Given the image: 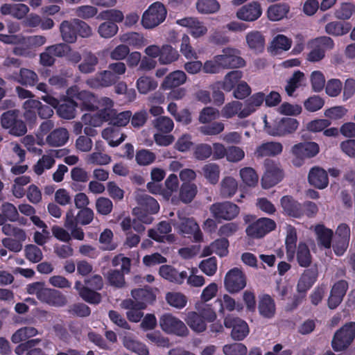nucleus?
Wrapping results in <instances>:
<instances>
[{
	"mask_svg": "<svg viewBox=\"0 0 355 355\" xmlns=\"http://www.w3.org/2000/svg\"><path fill=\"white\" fill-rule=\"evenodd\" d=\"M196 311L187 313L184 320L191 330L196 333L204 332L208 322H214L217 314L211 304L198 302L195 305Z\"/></svg>",
	"mask_w": 355,
	"mask_h": 355,
	"instance_id": "nucleus-1",
	"label": "nucleus"
},
{
	"mask_svg": "<svg viewBox=\"0 0 355 355\" xmlns=\"http://www.w3.org/2000/svg\"><path fill=\"white\" fill-rule=\"evenodd\" d=\"M166 15L167 11L164 4L157 1L152 3L143 13L141 23L144 28L152 29L162 24Z\"/></svg>",
	"mask_w": 355,
	"mask_h": 355,
	"instance_id": "nucleus-2",
	"label": "nucleus"
},
{
	"mask_svg": "<svg viewBox=\"0 0 355 355\" xmlns=\"http://www.w3.org/2000/svg\"><path fill=\"white\" fill-rule=\"evenodd\" d=\"M136 200L139 207L133 209V214L136 215L138 219L142 223L146 224L150 223L152 222V218L143 216L141 211L144 209L148 214L157 213L159 209V205L157 201L143 192L137 193Z\"/></svg>",
	"mask_w": 355,
	"mask_h": 355,
	"instance_id": "nucleus-3",
	"label": "nucleus"
},
{
	"mask_svg": "<svg viewBox=\"0 0 355 355\" xmlns=\"http://www.w3.org/2000/svg\"><path fill=\"white\" fill-rule=\"evenodd\" d=\"M355 338V323L345 324L334 334L331 341L332 348L335 352H341L347 349Z\"/></svg>",
	"mask_w": 355,
	"mask_h": 355,
	"instance_id": "nucleus-4",
	"label": "nucleus"
},
{
	"mask_svg": "<svg viewBox=\"0 0 355 355\" xmlns=\"http://www.w3.org/2000/svg\"><path fill=\"white\" fill-rule=\"evenodd\" d=\"M319 151V146L315 142L307 141L297 144L291 148L293 156V164L296 166H300L303 164L305 159L315 157Z\"/></svg>",
	"mask_w": 355,
	"mask_h": 355,
	"instance_id": "nucleus-5",
	"label": "nucleus"
},
{
	"mask_svg": "<svg viewBox=\"0 0 355 355\" xmlns=\"http://www.w3.org/2000/svg\"><path fill=\"white\" fill-rule=\"evenodd\" d=\"M247 285V277L244 271L238 267L227 271L224 278V287L232 294L238 293Z\"/></svg>",
	"mask_w": 355,
	"mask_h": 355,
	"instance_id": "nucleus-6",
	"label": "nucleus"
},
{
	"mask_svg": "<svg viewBox=\"0 0 355 355\" xmlns=\"http://www.w3.org/2000/svg\"><path fill=\"white\" fill-rule=\"evenodd\" d=\"M159 327L166 334L185 336L189 334L186 324L171 313H166L159 317Z\"/></svg>",
	"mask_w": 355,
	"mask_h": 355,
	"instance_id": "nucleus-7",
	"label": "nucleus"
},
{
	"mask_svg": "<svg viewBox=\"0 0 355 355\" xmlns=\"http://www.w3.org/2000/svg\"><path fill=\"white\" fill-rule=\"evenodd\" d=\"M284 172L280 165L271 160H267L264 164V173L261 177V182L263 189H269L284 178Z\"/></svg>",
	"mask_w": 355,
	"mask_h": 355,
	"instance_id": "nucleus-8",
	"label": "nucleus"
},
{
	"mask_svg": "<svg viewBox=\"0 0 355 355\" xmlns=\"http://www.w3.org/2000/svg\"><path fill=\"white\" fill-rule=\"evenodd\" d=\"M263 121L266 132L272 136H284L292 133L297 129L299 125V122L292 118H283L275 121L272 125H268L265 116Z\"/></svg>",
	"mask_w": 355,
	"mask_h": 355,
	"instance_id": "nucleus-9",
	"label": "nucleus"
},
{
	"mask_svg": "<svg viewBox=\"0 0 355 355\" xmlns=\"http://www.w3.org/2000/svg\"><path fill=\"white\" fill-rule=\"evenodd\" d=\"M216 55L223 69L242 68L246 64L245 60L241 57V51L234 47H225L220 54Z\"/></svg>",
	"mask_w": 355,
	"mask_h": 355,
	"instance_id": "nucleus-10",
	"label": "nucleus"
},
{
	"mask_svg": "<svg viewBox=\"0 0 355 355\" xmlns=\"http://www.w3.org/2000/svg\"><path fill=\"white\" fill-rule=\"evenodd\" d=\"M174 228L181 234L193 235L196 241H200L202 239V234L198 223L192 218L184 216L178 213V220L173 222Z\"/></svg>",
	"mask_w": 355,
	"mask_h": 355,
	"instance_id": "nucleus-11",
	"label": "nucleus"
},
{
	"mask_svg": "<svg viewBox=\"0 0 355 355\" xmlns=\"http://www.w3.org/2000/svg\"><path fill=\"white\" fill-rule=\"evenodd\" d=\"M309 45L311 51L307 59L310 62H315L324 58L326 50L333 49L334 42L331 37L323 36L311 40Z\"/></svg>",
	"mask_w": 355,
	"mask_h": 355,
	"instance_id": "nucleus-12",
	"label": "nucleus"
},
{
	"mask_svg": "<svg viewBox=\"0 0 355 355\" xmlns=\"http://www.w3.org/2000/svg\"><path fill=\"white\" fill-rule=\"evenodd\" d=\"M19 112L8 111L1 116V123L3 128L9 130V133L15 136L24 135L27 132L25 123L18 119Z\"/></svg>",
	"mask_w": 355,
	"mask_h": 355,
	"instance_id": "nucleus-13",
	"label": "nucleus"
},
{
	"mask_svg": "<svg viewBox=\"0 0 355 355\" xmlns=\"http://www.w3.org/2000/svg\"><path fill=\"white\" fill-rule=\"evenodd\" d=\"M42 99L51 106L56 108L57 113L61 118L65 119L75 118L77 104L73 100L65 99L60 104L58 99L50 95H45L42 97Z\"/></svg>",
	"mask_w": 355,
	"mask_h": 355,
	"instance_id": "nucleus-14",
	"label": "nucleus"
},
{
	"mask_svg": "<svg viewBox=\"0 0 355 355\" xmlns=\"http://www.w3.org/2000/svg\"><path fill=\"white\" fill-rule=\"evenodd\" d=\"M209 210L216 219L225 220H231L235 218L240 211L239 207L231 202L213 204Z\"/></svg>",
	"mask_w": 355,
	"mask_h": 355,
	"instance_id": "nucleus-15",
	"label": "nucleus"
},
{
	"mask_svg": "<svg viewBox=\"0 0 355 355\" xmlns=\"http://www.w3.org/2000/svg\"><path fill=\"white\" fill-rule=\"evenodd\" d=\"M176 24L188 30L189 33L195 39L204 37L208 32L205 23L198 18L187 17L176 20Z\"/></svg>",
	"mask_w": 355,
	"mask_h": 355,
	"instance_id": "nucleus-16",
	"label": "nucleus"
},
{
	"mask_svg": "<svg viewBox=\"0 0 355 355\" xmlns=\"http://www.w3.org/2000/svg\"><path fill=\"white\" fill-rule=\"evenodd\" d=\"M276 227L274 220L268 218H261L246 228V234L252 238H261L273 230Z\"/></svg>",
	"mask_w": 355,
	"mask_h": 355,
	"instance_id": "nucleus-17",
	"label": "nucleus"
},
{
	"mask_svg": "<svg viewBox=\"0 0 355 355\" xmlns=\"http://www.w3.org/2000/svg\"><path fill=\"white\" fill-rule=\"evenodd\" d=\"M67 95L70 97H76L80 101V105L83 110H95L97 107V98L90 92H78L77 87H71L67 90Z\"/></svg>",
	"mask_w": 355,
	"mask_h": 355,
	"instance_id": "nucleus-18",
	"label": "nucleus"
},
{
	"mask_svg": "<svg viewBox=\"0 0 355 355\" xmlns=\"http://www.w3.org/2000/svg\"><path fill=\"white\" fill-rule=\"evenodd\" d=\"M224 324L227 328H232L231 336L234 340H242L249 334L248 324L240 318L227 316Z\"/></svg>",
	"mask_w": 355,
	"mask_h": 355,
	"instance_id": "nucleus-19",
	"label": "nucleus"
},
{
	"mask_svg": "<svg viewBox=\"0 0 355 355\" xmlns=\"http://www.w3.org/2000/svg\"><path fill=\"white\" fill-rule=\"evenodd\" d=\"M118 80L119 78L110 71L104 70L88 78L86 83L91 88L99 89L110 87L115 84Z\"/></svg>",
	"mask_w": 355,
	"mask_h": 355,
	"instance_id": "nucleus-20",
	"label": "nucleus"
},
{
	"mask_svg": "<svg viewBox=\"0 0 355 355\" xmlns=\"http://www.w3.org/2000/svg\"><path fill=\"white\" fill-rule=\"evenodd\" d=\"M262 15V8L258 1H252L241 7L236 12V17L243 21L252 22Z\"/></svg>",
	"mask_w": 355,
	"mask_h": 355,
	"instance_id": "nucleus-21",
	"label": "nucleus"
},
{
	"mask_svg": "<svg viewBox=\"0 0 355 355\" xmlns=\"http://www.w3.org/2000/svg\"><path fill=\"white\" fill-rule=\"evenodd\" d=\"M171 232V227L168 223L162 221L160 222L157 227L155 229L148 230V236L152 239L162 243H173L175 240V237Z\"/></svg>",
	"mask_w": 355,
	"mask_h": 355,
	"instance_id": "nucleus-22",
	"label": "nucleus"
},
{
	"mask_svg": "<svg viewBox=\"0 0 355 355\" xmlns=\"http://www.w3.org/2000/svg\"><path fill=\"white\" fill-rule=\"evenodd\" d=\"M198 193L197 186L191 182L182 183L179 191V196H174L171 198V202L174 205L178 204L180 201L187 204L191 202Z\"/></svg>",
	"mask_w": 355,
	"mask_h": 355,
	"instance_id": "nucleus-23",
	"label": "nucleus"
},
{
	"mask_svg": "<svg viewBox=\"0 0 355 355\" xmlns=\"http://www.w3.org/2000/svg\"><path fill=\"white\" fill-rule=\"evenodd\" d=\"M308 181L314 187L318 189H324L329 184L327 173L323 168L315 166L309 171Z\"/></svg>",
	"mask_w": 355,
	"mask_h": 355,
	"instance_id": "nucleus-24",
	"label": "nucleus"
},
{
	"mask_svg": "<svg viewBox=\"0 0 355 355\" xmlns=\"http://www.w3.org/2000/svg\"><path fill=\"white\" fill-rule=\"evenodd\" d=\"M347 288L348 284L344 280L338 281L333 286L328 300V306L331 309L336 308L340 304Z\"/></svg>",
	"mask_w": 355,
	"mask_h": 355,
	"instance_id": "nucleus-25",
	"label": "nucleus"
},
{
	"mask_svg": "<svg viewBox=\"0 0 355 355\" xmlns=\"http://www.w3.org/2000/svg\"><path fill=\"white\" fill-rule=\"evenodd\" d=\"M159 275L170 282L181 285L187 278V272H179L173 267L168 265H163L159 270Z\"/></svg>",
	"mask_w": 355,
	"mask_h": 355,
	"instance_id": "nucleus-26",
	"label": "nucleus"
},
{
	"mask_svg": "<svg viewBox=\"0 0 355 355\" xmlns=\"http://www.w3.org/2000/svg\"><path fill=\"white\" fill-rule=\"evenodd\" d=\"M131 295L139 309H146L148 304L155 300V295L151 289L147 288L132 290Z\"/></svg>",
	"mask_w": 355,
	"mask_h": 355,
	"instance_id": "nucleus-27",
	"label": "nucleus"
},
{
	"mask_svg": "<svg viewBox=\"0 0 355 355\" xmlns=\"http://www.w3.org/2000/svg\"><path fill=\"white\" fill-rule=\"evenodd\" d=\"M187 74L181 70H176L168 73L161 84L164 89L176 88L187 82Z\"/></svg>",
	"mask_w": 355,
	"mask_h": 355,
	"instance_id": "nucleus-28",
	"label": "nucleus"
},
{
	"mask_svg": "<svg viewBox=\"0 0 355 355\" xmlns=\"http://www.w3.org/2000/svg\"><path fill=\"white\" fill-rule=\"evenodd\" d=\"M248 47L255 53H261L265 47V37L261 32L251 31L245 35Z\"/></svg>",
	"mask_w": 355,
	"mask_h": 355,
	"instance_id": "nucleus-29",
	"label": "nucleus"
},
{
	"mask_svg": "<svg viewBox=\"0 0 355 355\" xmlns=\"http://www.w3.org/2000/svg\"><path fill=\"white\" fill-rule=\"evenodd\" d=\"M280 204L284 212L287 215L295 218H299L303 215L302 205L291 196H283L280 200Z\"/></svg>",
	"mask_w": 355,
	"mask_h": 355,
	"instance_id": "nucleus-30",
	"label": "nucleus"
},
{
	"mask_svg": "<svg viewBox=\"0 0 355 355\" xmlns=\"http://www.w3.org/2000/svg\"><path fill=\"white\" fill-rule=\"evenodd\" d=\"M244 112L243 103L239 101H232L226 103L220 110V115L225 119H232L237 116L239 119L246 118L243 115Z\"/></svg>",
	"mask_w": 355,
	"mask_h": 355,
	"instance_id": "nucleus-31",
	"label": "nucleus"
},
{
	"mask_svg": "<svg viewBox=\"0 0 355 355\" xmlns=\"http://www.w3.org/2000/svg\"><path fill=\"white\" fill-rule=\"evenodd\" d=\"M46 42V39L43 35H34L28 37H24L22 45L26 48L19 46L15 47L13 52L17 55H26L28 54V49L33 47H39L44 45Z\"/></svg>",
	"mask_w": 355,
	"mask_h": 355,
	"instance_id": "nucleus-32",
	"label": "nucleus"
},
{
	"mask_svg": "<svg viewBox=\"0 0 355 355\" xmlns=\"http://www.w3.org/2000/svg\"><path fill=\"white\" fill-rule=\"evenodd\" d=\"M69 136V132L66 128H59L49 134L46 142L50 146L60 147L67 144Z\"/></svg>",
	"mask_w": 355,
	"mask_h": 355,
	"instance_id": "nucleus-33",
	"label": "nucleus"
},
{
	"mask_svg": "<svg viewBox=\"0 0 355 355\" xmlns=\"http://www.w3.org/2000/svg\"><path fill=\"white\" fill-rule=\"evenodd\" d=\"M242 78L243 72L241 71H231L226 73L223 79L216 83V85L224 91L229 92L236 86Z\"/></svg>",
	"mask_w": 355,
	"mask_h": 355,
	"instance_id": "nucleus-34",
	"label": "nucleus"
},
{
	"mask_svg": "<svg viewBox=\"0 0 355 355\" xmlns=\"http://www.w3.org/2000/svg\"><path fill=\"white\" fill-rule=\"evenodd\" d=\"M318 244L320 247L329 249L331 245L334 232L323 225H317L314 227Z\"/></svg>",
	"mask_w": 355,
	"mask_h": 355,
	"instance_id": "nucleus-35",
	"label": "nucleus"
},
{
	"mask_svg": "<svg viewBox=\"0 0 355 355\" xmlns=\"http://www.w3.org/2000/svg\"><path fill=\"white\" fill-rule=\"evenodd\" d=\"M265 94L263 92H257L252 95L243 103V115L246 117L254 113L263 103Z\"/></svg>",
	"mask_w": 355,
	"mask_h": 355,
	"instance_id": "nucleus-36",
	"label": "nucleus"
},
{
	"mask_svg": "<svg viewBox=\"0 0 355 355\" xmlns=\"http://www.w3.org/2000/svg\"><path fill=\"white\" fill-rule=\"evenodd\" d=\"M282 145L279 142H268L258 146L254 151L257 157L275 156L282 153Z\"/></svg>",
	"mask_w": 355,
	"mask_h": 355,
	"instance_id": "nucleus-37",
	"label": "nucleus"
},
{
	"mask_svg": "<svg viewBox=\"0 0 355 355\" xmlns=\"http://www.w3.org/2000/svg\"><path fill=\"white\" fill-rule=\"evenodd\" d=\"M228 247L229 241L226 238L218 239L204 250V254L215 253L221 257H226L229 252Z\"/></svg>",
	"mask_w": 355,
	"mask_h": 355,
	"instance_id": "nucleus-38",
	"label": "nucleus"
},
{
	"mask_svg": "<svg viewBox=\"0 0 355 355\" xmlns=\"http://www.w3.org/2000/svg\"><path fill=\"white\" fill-rule=\"evenodd\" d=\"M179 58L180 54L178 50L171 45L164 44L161 46L160 55L158 59L160 64H171L178 60Z\"/></svg>",
	"mask_w": 355,
	"mask_h": 355,
	"instance_id": "nucleus-39",
	"label": "nucleus"
},
{
	"mask_svg": "<svg viewBox=\"0 0 355 355\" xmlns=\"http://www.w3.org/2000/svg\"><path fill=\"white\" fill-rule=\"evenodd\" d=\"M123 346L139 355H148V347L143 343L134 339L132 335L125 334L123 337Z\"/></svg>",
	"mask_w": 355,
	"mask_h": 355,
	"instance_id": "nucleus-40",
	"label": "nucleus"
},
{
	"mask_svg": "<svg viewBox=\"0 0 355 355\" xmlns=\"http://www.w3.org/2000/svg\"><path fill=\"white\" fill-rule=\"evenodd\" d=\"M98 110V112L105 119L106 121L110 119L112 116L115 113L116 110L114 108V102L109 97H102L98 100L96 103Z\"/></svg>",
	"mask_w": 355,
	"mask_h": 355,
	"instance_id": "nucleus-41",
	"label": "nucleus"
},
{
	"mask_svg": "<svg viewBox=\"0 0 355 355\" xmlns=\"http://www.w3.org/2000/svg\"><path fill=\"white\" fill-rule=\"evenodd\" d=\"M74 288L78 292L79 295L90 304H98L101 300L99 293L84 286L80 281L76 282Z\"/></svg>",
	"mask_w": 355,
	"mask_h": 355,
	"instance_id": "nucleus-42",
	"label": "nucleus"
},
{
	"mask_svg": "<svg viewBox=\"0 0 355 355\" xmlns=\"http://www.w3.org/2000/svg\"><path fill=\"white\" fill-rule=\"evenodd\" d=\"M102 137L112 147L119 146L125 139V135L120 133L119 130L113 126L104 129L102 132Z\"/></svg>",
	"mask_w": 355,
	"mask_h": 355,
	"instance_id": "nucleus-43",
	"label": "nucleus"
},
{
	"mask_svg": "<svg viewBox=\"0 0 355 355\" xmlns=\"http://www.w3.org/2000/svg\"><path fill=\"white\" fill-rule=\"evenodd\" d=\"M201 174L209 183L216 184L220 178V166L216 163H207L202 167Z\"/></svg>",
	"mask_w": 355,
	"mask_h": 355,
	"instance_id": "nucleus-44",
	"label": "nucleus"
},
{
	"mask_svg": "<svg viewBox=\"0 0 355 355\" xmlns=\"http://www.w3.org/2000/svg\"><path fill=\"white\" fill-rule=\"evenodd\" d=\"M98 63L96 55L91 52L84 53L83 60L78 65V69L83 73H91L95 71Z\"/></svg>",
	"mask_w": 355,
	"mask_h": 355,
	"instance_id": "nucleus-45",
	"label": "nucleus"
},
{
	"mask_svg": "<svg viewBox=\"0 0 355 355\" xmlns=\"http://www.w3.org/2000/svg\"><path fill=\"white\" fill-rule=\"evenodd\" d=\"M351 29V25L348 22H342L338 21H331L325 26V32L334 36H342Z\"/></svg>",
	"mask_w": 355,
	"mask_h": 355,
	"instance_id": "nucleus-46",
	"label": "nucleus"
},
{
	"mask_svg": "<svg viewBox=\"0 0 355 355\" xmlns=\"http://www.w3.org/2000/svg\"><path fill=\"white\" fill-rule=\"evenodd\" d=\"M55 164L52 155L47 150L45 154L38 159L33 166L34 173L37 175H41L46 170L51 169Z\"/></svg>",
	"mask_w": 355,
	"mask_h": 355,
	"instance_id": "nucleus-47",
	"label": "nucleus"
},
{
	"mask_svg": "<svg viewBox=\"0 0 355 355\" xmlns=\"http://www.w3.org/2000/svg\"><path fill=\"white\" fill-rule=\"evenodd\" d=\"M157 86L158 83L153 78L146 75L140 76L136 82V87L141 94H147Z\"/></svg>",
	"mask_w": 355,
	"mask_h": 355,
	"instance_id": "nucleus-48",
	"label": "nucleus"
},
{
	"mask_svg": "<svg viewBox=\"0 0 355 355\" xmlns=\"http://www.w3.org/2000/svg\"><path fill=\"white\" fill-rule=\"evenodd\" d=\"M290 7L286 3H277L270 6L267 10V15L270 21H279L286 17Z\"/></svg>",
	"mask_w": 355,
	"mask_h": 355,
	"instance_id": "nucleus-49",
	"label": "nucleus"
},
{
	"mask_svg": "<svg viewBox=\"0 0 355 355\" xmlns=\"http://www.w3.org/2000/svg\"><path fill=\"white\" fill-rule=\"evenodd\" d=\"M60 29L62 37L66 42L73 43L76 40L77 28L74 25V19L71 21H62Z\"/></svg>",
	"mask_w": 355,
	"mask_h": 355,
	"instance_id": "nucleus-50",
	"label": "nucleus"
},
{
	"mask_svg": "<svg viewBox=\"0 0 355 355\" xmlns=\"http://www.w3.org/2000/svg\"><path fill=\"white\" fill-rule=\"evenodd\" d=\"M240 178L244 186L255 187L259 182V175L252 167H244L239 171Z\"/></svg>",
	"mask_w": 355,
	"mask_h": 355,
	"instance_id": "nucleus-51",
	"label": "nucleus"
},
{
	"mask_svg": "<svg viewBox=\"0 0 355 355\" xmlns=\"http://www.w3.org/2000/svg\"><path fill=\"white\" fill-rule=\"evenodd\" d=\"M297 241L295 229L288 225L286 227V248L287 258L289 261L294 259Z\"/></svg>",
	"mask_w": 355,
	"mask_h": 355,
	"instance_id": "nucleus-52",
	"label": "nucleus"
},
{
	"mask_svg": "<svg viewBox=\"0 0 355 355\" xmlns=\"http://www.w3.org/2000/svg\"><path fill=\"white\" fill-rule=\"evenodd\" d=\"M220 192L222 196L230 198L233 196L238 189V182L232 177H225L220 182Z\"/></svg>",
	"mask_w": 355,
	"mask_h": 355,
	"instance_id": "nucleus-53",
	"label": "nucleus"
},
{
	"mask_svg": "<svg viewBox=\"0 0 355 355\" xmlns=\"http://www.w3.org/2000/svg\"><path fill=\"white\" fill-rule=\"evenodd\" d=\"M259 311L264 318H270L275 315V304L270 296L266 295L261 298L259 304Z\"/></svg>",
	"mask_w": 355,
	"mask_h": 355,
	"instance_id": "nucleus-54",
	"label": "nucleus"
},
{
	"mask_svg": "<svg viewBox=\"0 0 355 355\" xmlns=\"http://www.w3.org/2000/svg\"><path fill=\"white\" fill-rule=\"evenodd\" d=\"M296 259L301 267H309L312 261V256L309 246L304 243L300 242L296 250Z\"/></svg>",
	"mask_w": 355,
	"mask_h": 355,
	"instance_id": "nucleus-55",
	"label": "nucleus"
},
{
	"mask_svg": "<svg viewBox=\"0 0 355 355\" xmlns=\"http://www.w3.org/2000/svg\"><path fill=\"white\" fill-rule=\"evenodd\" d=\"M165 299L171 306L177 309L184 308L188 302L187 297L180 292H168Z\"/></svg>",
	"mask_w": 355,
	"mask_h": 355,
	"instance_id": "nucleus-56",
	"label": "nucleus"
},
{
	"mask_svg": "<svg viewBox=\"0 0 355 355\" xmlns=\"http://www.w3.org/2000/svg\"><path fill=\"white\" fill-rule=\"evenodd\" d=\"M119 39L121 42L126 43L137 49L141 48L146 44V40L143 35L136 32L122 34L120 35Z\"/></svg>",
	"mask_w": 355,
	"mask_h": 355,
	"instance_id": "nucleus-57",
	"label": "nucleus"
},
{
	"mask_svg": "<svg viewBox=\"0 0 355 355\" xmlns=\"http://www.w3.org/2000/svg\"><path fill=\"white\" fill-rule=\"evenodd\" d=\"M315 273L311 270H306L300 277L297 286L299 293H305L309 290L315 281Z\"/></svg>",
	"mask_w": 355,
	"mask_h": 355,
	"instance_id": "nucleus-58",
	"label": "nucleus"
},
{
	"mask_svg": "<svg viewBox=\"0 0 355 355\" xmlns=\"http://www.w3.org/2000/svg\"><path fill=\"white\" fill-rule=\"evenodd\" d=\"M153 125L157 131L165 134L170 133L174 128L173 121L168 116H159L153 120Z\"/></svg>",
	"mask_w": 355,
	"mask_h": 355,
	"instance_id": "nucleus-59",
	"label": "nucleus"
},
{
	"mask_svg": "<svg viewBox=\"0 0 355 355\" xmlns=\"http://www.w3.org/2000/svg\"><path fill=\"white\" fill-rule=\"evenodd\" d=\"M216 302L220 304V313H223L225 311H232L234 309L240 311L243 309L241 304H236L234 299L227 294H224L221 297L218 298Z\"/></svg>",
	"mask_w": 355,
	"mask_h": 355,
	"instance_id": "nucleus-60",
	"label": "nucleus"
},
{
	"mask_svg": "<svg viewBox=\"0 0 355 355\" xmlns=\"http://www.w3.org/2000/svg\"><path fill=\"white\" fill-rule=\"evenodd\" d=\"M38 334V331L33 327H26L16 331L11 337V340L14 343H19L30 338L34 337Z\"/></svg>",
	"mask_w": 355,
	"mask_h": 355,
	"instance_id": "nucleus-61",
	"label": "nucleus"
},
{
	"mask_svg": "<svg viewBox=\"0 0 355 355\" xmlns=\"http://www.w3.org/2000/svg\"><path fill=\"white\" fill-rule=\"evenodd\" d=\"M196 8L202 14L215 13L219 10L220 4L216 0H198Z\"/></svg>",
	"mask_w": 355,
	"mask_h": 355,
	"instance_id": "nucleus-62",
	"label": "nucleus"
},
{
	"mask_svg": "<svg viewBox=\"0 0 355 355\" xmlns=\"http://www.w3.org/2000/svg\"><path fill=\"white\" fill-rule=\"evenodd\" d=\"M164 184L166 189L162 191V196L167 200H171L172 197L174 196L173 193L176 192L179 187L178 176L175 174L169 175L165 180Z\"/></svg>",
	"mask_w": 355,
	"mask_h": 355,
	"instance_id": "nucleus-63",
	"label": "nucleus"
},
{
	"mask_svg": "<svg viewBox=\"0 0 355 355\" xmlns=\"http://www.w3.org/2000/svg\"><path fill=\"white\" fill-rule=\"evenodd\" d=\"M180 51L187 60L198 59V58L197 52L191 45L190 37L186 34L182 37Z\"/></svg>",
	"mask_w": 355,
	"mask_h": 355,
	"instance_id": "nucleus-64",
	"label": "nucleus"
}]
</instances>
